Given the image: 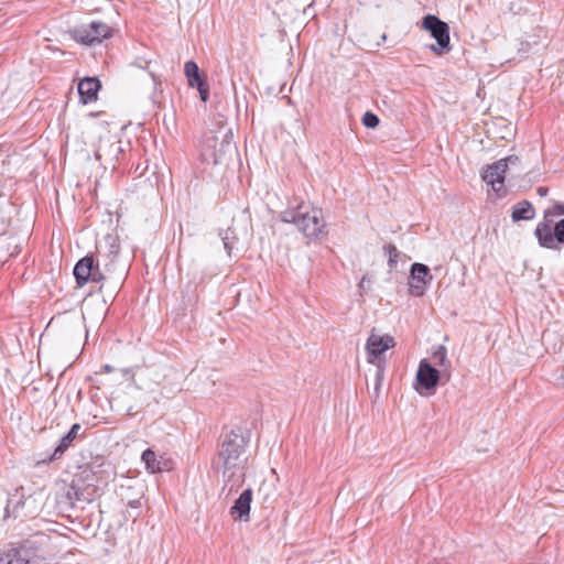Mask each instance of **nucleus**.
I'll return each instance as SVG.
<instances>
[{
    "mask_svg": "<svg viewBox=\"0 0 564 564\" xmlns=\"http://www.w3.org/2000/svg\"><path fill=\"white\" fill-rule=\"evenodd\" d=\"M246 441L242 435L231 431L220 443L214 468L221 470L224 485L221 494L228 498L245 482L247 469Z\"/></svg>",
    "mask_w": 564,
    "mask_h": 564,
    "instance_id": "nucleus-1",
    "label": "nucleus"
},
{
    "mask_svg": "<svg viewBox=\"0 0 564 564\" xmlns=\"http://www.w3.org/2000/svg\"><path fill=\"white\" fill-rule=\"evenodd\" d=\"M280 219L293 224L307 239L316 240L326 234V223L319 208L306 205L304 202L290 205L280 213Z\"/></svg>",
    "mask_w": 564,
    "mask_h": 564,
    "instance_id": "nucleus-2",
    "label": "nucleus"
},
{
    "mask_svg": "<svg viewBox=\"0 0 564 564\" xmlns=\"http://www.w3.org/2000/svg\"><path fill=\"white\" fill-rule=\"evenodd\" d=\"M237 153L236 144L232 141L231 130L208 131L203 135L200 142V159L207 164L226 163Z\"/></svg>",
    "mask_w": 564,
    "mask_h": 564,
    "instance_id": "nucleus-3",
    "label": "nucleus"
},
{
    "mask_svg": "<svg viewBox=\"0 0 564 564\" xmlns=\"http://www.w3.org/2000/svg\"><path fill=\"white\" fill-rule=\"evenodd\" d=\"M46 535L40 534L39 540H26L17 547L0 553V564H41L45 556L41 550Z\"/></svg>",
    "mask_w": 564,
    "mask_h": 564,
    "instance_id": "nucleus-4",
    "label": "nucleus"
},
{
    "mask_svg": "<svg viewBox=\"0 0 564 564\" xmlns=\"http://www.w3.org/2000/svg\"><path fill=\"white\" fill-rule=\"evenodd\" d=\"M422 28L429 31L431 36L436 40V45L430 46L431 51L437 55H443L451 51L449 26L446 22L436 15L427 14L423 18Z\"/></svg>",
    "mask_w": 564,
    "mask_h": 564,
    "instance_id": "nucleus-5",
    "label": "nucleus"
},
{
    "mask_svg": "<svg viewBox=\"0 0 564 564\" xmlns=\"http://www.w3.org/2000/svg\"><path fill=\"white\" fill-rule=\"evenodd\" d=\"M70 35L76 42L93 46L110 37L111 29L107 23L94 21L88 25L75 28Z\"/></svg>",
    "mask_w": 564,
    "mask_h": 564,
    "instance_id": "nucleus-6",
    "label": "nucleus"
},
{
    "mask_svg": "<svg viewBox=\"0 0 564 564\" xmlns=\"http://www.w3.org/2000/svg\"><path fill=\"white\" fill-rule=\"evenodd\" d=\"M395 346V340L390 335H379L373 328L366 343L367 361L371 365L386 366L383 354Z\"/></svg>",
    "mask_w": 564,
    "mask_h": 564,
    "instance_id": "nucleus-7",
    "label": "nucleus"
},
{
    "mask_svg": "<svg viewBox=\"0 0 564 564\" xmlns=\"http://www.w3.org/2000/svg\"><path fill=\"white\" fill-rule=\"evenodd\" d=\"M508 161L509 159H501L488 165L481 174L482 181L490 185L499 196L506 194L505 175L508 169Z\"/></svg>",
    "mask_w": 564,
    "mask_h": 564,
    "instance_id": "nucleus-8",
    "label": "nucleus"
},
{
    "mask_svg": "<svg viewBox=\"0 0 564 564\" xmlns=\"http://www.w3.org/2000/svg\"><path fill=\"white\" fill-rule=\"evenodd\" d=\"M432 279L427 265L417 262L413 263L411 267L409 293L413 296H422Z\"/></svg>",
    "mask_w": 564,
    "mask_h": 564,
    "instance_id": "nucleus-9",
    "label": "nucleus"
},
{
    "mask_svg": "<svg viewBox=\"0 0 564 564\" xmlns=\"http://www.w3.org/2000/svg\"><path fill=\"white\" fill-rule=\"evenodd\" d=\"M253 491L251 488L245 489L235 500L229 510L234 520L248 522L250 520V507L252 502Z\"/></svg>",
    "mask_w": 564,
    "mask_h": 564,
    "instance_id": "nucleus-10",
    "label": "nucleus"
},
{
    "mask_svg": "<svg viewBox=\"0 0 564 564\" xmlns=\"http://www.w3.org/2000/svg\"><path fill=\"white\" fill-rule=\"evenodd\" d=\"M441 371L434 368L426 360L420 362L416 380L417 383L425 390L434 389L440 381Z\"/></svg>",
    "mask_w": 564,
    "mask_h": 564,
    "instance_id": "nucleus-11",
    "label": "nucleus"
},
{
    "mask_svg": "<svg viewBox=\"0 0 564 564\" xmlns=\"http://www.w3.org/2000/svg\"><path fill=\"white\" fill-rule=\"evenodd\" d=\"M121 152V148L118 141L112 138H100L98 148L95 151V158L97 161L105 159L106 161H113L118 159V154Z\"/></svg>",
    "mask_w": 564,
    "mask_h": 564,
    "instance_id": "nucleus-12",
    "label": "nucleus"
},
{
    "mask_svg": "<svg viewBox=\"0 0 564 564\" xmlns=\"http://www.w3.org/2000/svg\"><path fill=\"white\" fill-rule=\"evenodd\" d=\"M554 224L543 217V220L536 225L534 235L541 247L555 250Z\"/></svg>",
    "mask_w": 564,
    "mask_h": 564,
    "instance_id": "nucleus-13",
    "label": "nucleus"
},
{
    "mask_svg": "<svg viewBox=\"0 0 564 564\" xmlns=\"http://www.w3.org/2000/svg\"><path fill=\"white\" fill-rule=\"evenodd\" d=\"M100 89V82L95 77H86L78 84V94L84 104L93 102L97 99Z\"/></svg>",
    "mask_w": 564,
    "mask_h": 564,
    "instance_id": "nucleus-14",
    "label": "nucleus"
},
{
    "mask_svg": "<svg viewBox=\"0 0 564 564\" xmlns=\"http://www.w3.org/2000/svg\"><path fill=\"white\" fill-rule=\"evenodd\" d=\"M94 265V258L89 256L84 257L76 263L74 268V275L79 286H83L89 282L91 279Z\"/></svg>",
    "mask_w": 564,
    "mask_h": 564,
    "instance_id": "nucleus-15",
    "label": "nucleus"
},
{
    "mask_svg": "<svg viewBox=\"0 0 564 564\" xmlns=\"http://www.w3.org/2000/svg\"><path fill=\"white\" fill-rule=\"evenodd\" d=\"M82 426L78 423H75L68 433L64 435L59 444L56 446L53 455L51 456V460L58 459L62 457V455L68 449V447L72 445L73 441L77 437L78 432L80 431Z\"/></svg>",
    "mask_w": 564,
    "mask_h": 564,
    "instance_id": "nucleus-16",
    "label": "nucleus"
},
{
    "mask_svg": "<svg viewBox=\"0 0 564 564\" xmlns=\"http://www.w3.org/2000/svg\"><path fill=\"white\" fill-rule=\"evenodd\" d=\"M535 217V209L529 200H521L512 207L511 218L517 223L520 220H531Z\"/></svg>",
    "mask_w": 564,
    "mask_h": 564,
    "instance_id": "nucleus-17",
    "label": "nucleus"
},
{
    "mask_svg": "<svg viewBox=\"0 0 564 564\" xmlns=\"http://www.w3.org/2000/svg\"><path fill=\"white\" fill-rule=\"evenodd\" d=\"M432 361L435 366L440 367L442 371H448L451 368V361L447 358V350L445 346L440 345L434 348L432 355Z\"/></svg>",
    "mask_w": 564,
    "mask_h": 564,
    "instance_id": "nucleus-18",
    "label": "nucleus"
},
{
    "mask_svg": "<svg viewBox=\"0 0 564 564\" xmlns=\"http://www.w3.org/2000/svg\"><path fill=\"white\" fill-rule=\"evenodd\" d=\"M187 82L189 87L197 88L202 101L206 102L209 97V86L206 82V77L204 75H198Z\"/></svg>",
    "mask_w": 564,
    "mask_h": 564,
    "instance_id": "nucleus-19",
    "label": "nucleus"
},
{
    "mask_svg": "<svg viewBox=\"0 0 564 564\" xmlns=\"http://www.w3.org/2000/svg\"><path fill=\"white\" fill-rule=\"evenodd\" d=\"M142 462L149 473L155 474L162 470L160 462L156 459V454L148 448L142 453Z\"/></svg>",
    "mask_w": 564,
    "mask_h": 564,
    "instance_id": "nucleus-20",
    "label": "nucleus"
},
{
    "mask_svg": "<svg viewBox=\"0 0 564 564\" xmlns=\"http://www.w3.org/2000/svg\"><path fill=\"white\" fill-rule=\"evenodd\" d=\"M524 7L521 0H503L500 4V12L502 14H521L523 13Z\"/></svg>",
    "mask_w": 564,
    "mask_h": 564,
    "instance_id": "nucleus-21",
    "label": "nucleus"
},
{
    "mask_svg": "<svg viewBox=\"0 0 564 564\" xmlns=\"http://www.w3.org/2000/svg\"><path fill=\"white\" fill-rule=\"evenodd\" d=\"M560 216H564V203L556 202L543 213V217L547 219V221L554 223V218Z\"/></svg>",
    "mask_w": 564,
    "mask_h": 564,
    "instance_id": "nucleus-22",
    "label": "nucleus"
},
{
    "mask_svg": "<svg viewBox=\"0 0 564 564\" xmlns=\"http://www.w3.org/2000/svg\"><path fill=\"white\" fill-rule=\"evenodd\" d=\"M224 248L226 249L227 253L230 256L231 250L234 248V240L236 239L235 230L232 228H227L219 234Z\"/></svg>",
    "mask_w": 564,
    "mask_h": 564,
    "instance_id": "nucleus-23",
    "label": "nucleus"
},
{
    "mask_svg": "<svg viewBox=\"0 0 564 564\" xmlns=\"http://www.w3.org/2000/svg\"><path fill=\"white\" fill-rule=\"evenodd\" d=\"M555 250L558 245H564V218L554 224Z\"/></svg>",
    "mask_w": 564,
    "mask_h": 564,
    "instance_id": "nucleus-24",
    "label": "nucleus"
},
{
    "mask_svg": "<svg viewBox=\"0 0 564 564\" xmlns=\"http://www.w3.org/2000/svg\"><path fill=\"white\" fill-rule=\"evenodd\" d=\"M184 74H185L187 80L200 75L197 64L193 61H188L185 63Z\"/></svg>",
    "mask_w": 564,
    "mask_h": 564,
    "instance_id": "nucleus-25",
    "label": "nucleus"
},
{
    "mask_svg": "<svg viewBox=\"0 0 564 564\" xmlns=\"http://www.w3.org/2000/svg\"><path fill=\"white\" fill-rule=\"evenodd\" d=\"M375 366L377 368L376 377H375V392L378 395L381 384H382V381H383L384 366H380V365H375Z\"/></svg>",
    "mask_w": 564,
    "mask_h": 564,
    "instance_id": "nucleus-26",
    "label": "nucleus"
},
{
    "mask_svg": "<svg viewBox=\"0 0 564 564\" xmlns=\"http://www.w3.org/2000/svg\"><path fill=\"white\" fill-rule=\"evenodd\" d=\"M362 123L368 128H376L379 124V118L375 113L367 111L362 117Z\"/></svg>",
    "mask_w": 564,
    "mask_h": 564,
    "instance_id": "nucleus-27",
    "label": "nucleus"
},
{
    "mask_svg": "<svg viewBox=\"0 0 564 564\" xmlns=\"http://www.w3.org/2000/svg\"><path fill=\"white\" fill-rule=\"evenodd\" d=\"M105 280V275L100 272L98 264L95 263L93 268L91 279L89 281L99 283Z\"/></svg>",
    "mask_w": 564,
    "mask_h": 564,
    "instance_id": "nucleus-28",
    "label": "nucleus"
},
{
    "mask_svg": "<svg viewBox=\"0 0 564 564\" xmlns=\"http://www.w3.org/2000/svg\"><path fill=\"white\" fill-rule=\"evenodd\" d=\"M384 249L388 251L389 253V263L392 264V263H395V258L398 257V250L395 248V246L393 245H387L384 247Z\"/></svg>",
    "mask_w": 564,
    "mask_h": 564,
    "instance_id": "nucleus-29",
    "label": "nucleus"
},
{
    "mask_svg": "<svg viewBox=\"0 0 564 564\" xmlns=\"http://www.w3.org/2000/svg\"><path fill=\"white\" fill-rule=\"evenodd\" d=\"M196 285H197V284H196V282H195V281H193V282L191 281V282H188V284H187V286H186L187 292H192V295H188V302H189V303L196 300V296H195V294H194L195 289H196Z\"/></svg>",
    "mask_w": 564,
    "mask_h": 564,
    "instance_id": "nucleus-30",
    "label": "nucleus"
},
{
    "mask_svg": "<svg viewBox=\"0 0 564 564\" xmlns=\"http://www.w3.org/2000/svg\"><path fill=\"white\" fill-rule=\"evenodd\" d=\"M119 252V246L115 243V240L112 239V242L110 243L109 249V256H112L113 258L117 257Z\"/></svg>",
    "mask_w": 564,
    "mask_h": 564,
    "instance_id": "nucleus-31",
    "label": "nucleus"
},
{
    "mask_svg": "<svg viewBox=\"0 0 564 564\" xmlns=\"http://www.w3.org/2000/svg\"><path fill=\"white\" fill-rule=\"evenodd\" d=\"M536 193H538V195H539V196L544 197V196H546V195H547V193H549V188H547V187H545V186H539V187L536 188Z\"/></svg>",
    "mask_w": 564,
    "mask_h": 564,
    "instance_id": "nucleus-32",
    "label": "nucleus"
},
{
    "mask_svg": "<svg viewBox=\"0 0 564 564\" xmlns=\"http://www.w3.org/2000/svg\"><path fill=\"white\" fill-rule=\"evenodd\" d=\"M128 505H129V507L137 509V508L141 507V500L140 499L130 500Z\"/></svg>",
    "mask_w": 564,
    "mask_h": 564,
    "instance_id": "nucleus-33",
    "label": "nucleus"
},
{
    "mask_svg": "<svg viewBox=\"0 0 564 564\" xmlns=\"http://www.w3.org/2000/svg\"><path fill=\"white\" fill-rule=\"evenodd\" d=\"M121 372H122V376L126 378H131V379L133 378V373L130 369H122Z\"/></svg>",
    "mask_w": 564,
    "mask_h": 564,
    "instance_id": "nucleus-34",
    "label": "nucleus"
},
{
    "mask_svg": "<svg viewBox=\"0 0 564 564\" xmlns=\"http://www.w3.org/2000/svg\"><path fill=\"white\" fill-rule=\"evenodd\" d=\"M102 369L105 370V372H111V371H112V367H111V366H109V365H105V366L102 367Z\"/></svg>",
    "mask_w": 564,
    "mask_h": 564,
    "instance_id": "nucleus-35",
    "label": "nucleus"
},
{
    "mask_svg": "<svg viewBox=\"0 0 564 564\" xmlns=\"http://www.w3.org/2000/svg\"><path fill=\"white\" fill-rule=\"evenodd\" d=\"M547 337H549V334H547V333H543L542 339H543L544 341H546V340H547Z\"/></svg>",
    "mask_w": 564,
    "mask_h": 564,
    "instance_id": "nucleus-36",
    "label": "nucleus"
},
{
    "mask_svg": "<svg viewBox=\"0 0 564 564\" xmlns=\"http://www.w3.org/2000/svg\"><path fill=\"white\" fill-rule=\"evenodd\" d=\"M148 65H149V62H145V66L140 65V67L145 68V67H148Z\"/></svg>",
    "mask_w": 564,
    "mask_h": 564,
    "instance_id": "nucleus-37",
    "label": "nucleus"
}]
</instances>
